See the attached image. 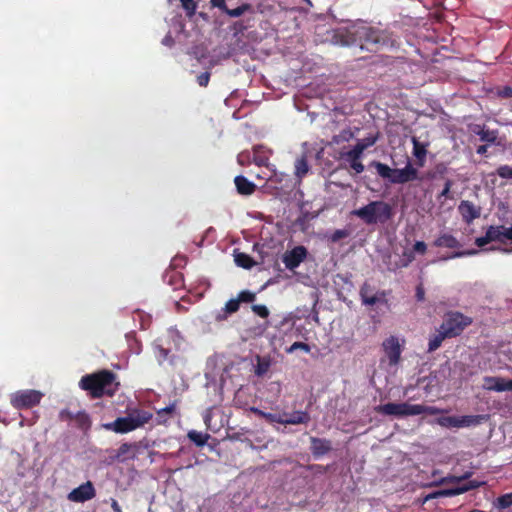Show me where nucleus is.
I'll return each mask as SVG.
<instances>
[{"label": "nucleus", "instance_id": "1", "mask_svg": "<svg viewBox=\"0 0 512 512\" xmlns=\"http://www.w3.org/2000/svg\"><path fill=\"white\" fill-rule=\"evenodd\" d=\"M116 375L109 370H101L93 374L83 376L79 382L81 389L87 391L91 398L97 399L104 395L113 396L118 390L115 383Z\"/></svg>", "mask_w": 512, "mask_h": 512}, {"label": "nucleus", "instance_id": "2", "mask_svg": "<svg viewBox=\"0 0 512 512\" xmlns=\"http://www.w3.org/2000/svg\"><path fill=\"white\" fill-rule=\"evenodd\" d=\"M375 411L382 415L395 416L398 418L417 416L421 414L438 415L444 412L443 409L436 406L410 404L408 402H389L375 407Z\"/></svg>", "mask_w": 512, "mask_h": 512}, {"label": "nucleus", "instance_id": "3", "mask_svg": "<svg viewBox=\"0 0 512 512\" xmlns=\"http://www.w3.org/2000/svg\"><path fill=\"white\" fill-rule=\"evenodd\" d=\"M353 215L360 218L367 225L385 224L394 215L393 207L382 200L371 201L367 205L356 209Z\"/></svg>", "mask_w": 512, "mask_h": 512}, {"label": "nucleus", "instance_id": "4", "mask_svg": "<svg viewBox=\"0 0 512 512\" xmlns=\"http://www.w3.org/2000/svg\"><path fill=\"white\" fill-rule=\"evenodd\" d=\"M149 411L136 409L126 417H118L113 422L103 424V428L115 433L124 434L143 427L152 419Z\"/></svg>", "mask_w": 512, "mask_h": 512}, {"label": "nucleus", "instance_id": "5", "mask_svg": "<svg viewBox=\"0 0 512 512\" xmlns=\"http://www.w3.org/2000/svg\"><path fill=\"white\" fill-rule=\"evenodd\" d=\"M471 323L472 319L470 317L460 312H450L441 323L440 329L444 331L449 338H454L459 336Z\"/></svg>", "mask_w": 512, "mask_h": 512}, {"label": "nucleus", "instance_id": "6", "mask_svg": "<svg viewBox=\"0 0 512 512\" xmlns=\"http://www.w3.org/2000/svg\"><path fill=\"white\" fill-rule=\"evenodd\" d=\"M357 35L361 41L360 48L370 52L379 51L380 48L387 43L385 35L381 31L371 27L361 28L357 31Z\"/></svg>", "mask_w": 512, "mask_h": 512}, {"label": "nucleus", "instance_id": "7", "mask_svg": "<svg viewBox=\"0 0 512 512\" xmlns=\"http://www.w3.org/2000/svg\"><path fill=\"white\" fill-rule=\"evenodd\" d=\"M43 397L40 391L27 389L19 390L10 396L11 405L18 410L29 409L37 406Z\"/></svg>", "mask_w": 512, "mask_h": 512}, {"label": "nucleus", "instance_id": "8", "mask_svg": "<svg viewBox=\"0 0 512 512\" xmlns=\"http://www.w3.org/2000/svg\"><path fill=\"white\" fill-rule=\"evenodd\" d=\"M363 156V148L360 146H353L348 151H341L339 159L349 164L351 170H353V174H361L365 167L361 162V158Z\"/></svg>", "mask_w": 512, "mask_h": 512}, {"label": "nucleus", "instance_id": "9", "mask_svg": "<svg viewBox=\"0 0 512 512\" xmlns=\"http://www.w3.org/2000/svg\"><path fill=\"white\" fill-rule=\"evenodd\" d=\"M506 229L507 227H505L504 225L489 226L484 236L475 239L476 246L482 248L491 242L505 243V241L507 240L505 238Z\"/></svg>", "mask_w": 512, "mask_h": 512}, {"label": "nucleus", "instance_id": "10", "mask_svg": "<svg viewBox=\"0 0 512 512\" xmlns=\"http://www.w3.org/2000/svg\"><path fill=\"white\" fill-rule=\"evenodd\" d=\"M96 496V489L91 481H86L74 488L67 495V499L74 503H84Z\"/></svg>", "mask_w": 512, "mask_h": 512}, {"label": "nucleus", "instance_id": "11", "mask_svg": "<svg viewBox=\"0 0 512 512\" xmlns=\"http://www.w3.org/2000/svg\"><path fill=\"white\" fill-rule=\"evenodd\" d=\"M383 351L388 358L389 365L395 366L399 363L401 359V345L399 343V339L396 336H390L385 339L382 343Z\"/></svg>", "mask_w": 512, "mask_h": 512}, {"label": "nucleus", "instance_id": "12", "mask_svg": "<svg viewBox=\"0 0 512 512\" xmlns=\"http://www.w3.org/2000/svg\"><path fill=\"white\" fill-rule=\"evenodd\" d=\"M307 249L304 246H296L287 251L283 256V263L289 270L297 268L306 258Z\"/></svg>", "mask_w": 512, "mask_h": 512}, {"label": "nucleus", "instance_id": "13", "mask_svg": "<svg viewBox=\"0 0 512 512\" xmlns=\"http://www.w3.org/2000/svg\"><path fill=\"white\" fill-rule=\"evenodd\" d=\"M414 180H423V177H420L418 174V170L412 166L410 162L406 164V166L402 169H395L394 178L391 179V183L393 184H404Z\"/></svg>", "mask_w": 512, "mask_h": 512}, {"label": "nucleus", "instance_id": "14", "mask_svg": "<svg viewBox=\"0 0 512 512\" xmlns=\"http://www.w3.org/2000/svg\"><path fill=\"white\" fill-rule=\"evenodd\" d=\"M482 483L481 482H478L476 480H472V481H469L467 484L461 486V487H456V488H450V489H443V490H439V491H435L429 495L426 496V500H429V499H434V498H438V497H449V496H455V495H460L462 493H465L471 489H475V488H478L480 487Z\"/></svg>", "mask_w": 512, "mask_h": 512}, {"label": "nucleus", "instance_id": "15", "mask_svg": "<svg viewBox=\"0 0 512 512\" xmlns=\"http://www.w3.org/2000/svg\"><path fill=\"white\" fill-rule=\"evenodd\" d=\"M458 210L467 224L480 217L481 208L474 205L471 201L463 200L459 204Z\"/></svg>", "mask_w": 512, "mask_h": 512}, {"label": "nucleus", "instance_id": "16", "mask_svg": "<svg viewBox=\"0 0 512 512\" xmlns=\"http://www.w3.org/2000/svg\"><path fill=\"white\" fill-rule=\"evenodd\" d=\"M310 165L308 163L307 153H302L294 161V175L297 183L300 185L303 178L309 173Z\"/></svg>", "mask_w": 512, "mask_h": 512}, {"label": "nucleus", "instance_id": "17", "mask_svg": "<svg viewBox=\"0 0 512 512\" xmlns=\"http://www.w3.org/2000/svg\"><path fill=\"white\" fill-rule=\"evenodd\" d=\"M484 387L496 392L509 391V380L502 377L487 376L484 378Z\"/></svg>", "mask_w": 512, "mask_h": 512}, {"label": "nucleus", "instance_id": "18", "mask_svg": "<svg viewBox=\"0 0 512 512\" xmlns=\"http://www.w3.org/2000/svg\"><path fill=\"white\" fill-rule=\"evenodd\" d=\"M311 452L314 457H320L327 454L331 449V441L327 439L311 437Z\"/></svg>", "mask_w": 512, "mask_h": 512}, {"label": "nucleus", "instance_id": "19", "mask_svg": "<svg viewBox=\"0 0 512 512\" xmlns=\"http://www.w3.org/2000/svg\"><path fill=\"white\" fill-rule=\"evenodd\" d=\"M311 420L310 414L307 411H294L293 413L284 412L283 424L299 425L308 424Z\"/></svg>", "mask_w": 512, "mask_h": 512}, {"label": "nucleus", "instance_id": "20", "mask_svg": "<svg viewBox=\"0 0 512 512\" xmlns=\"http://www.w3.org/2000/svg\"><path fill=\"white\" fill-rule=\"evenodd\" d=\"M488 415H464L457 416V428L476 427L488 420Z\"/></svg>", "mask_w": 512, "mask_h": 512}, {"label": "nucleus", "instance_id": "21", "mask_svg": "<svg viewBox=\"0 0 512 512\" xmlns=\"http://www.w3.org/2000/svg\"><path fill=\"white\" fill-rule=\"evenodd\" d=\"M236 190L240 195L250 196L256 191V185L249 181L245 176L238 175L234 178Z\"/></svg>", "mask_w": 512, "mask_h": 512}, {"label": "nucleus", "instance_id": "22", "mask_svg": "<svg viewBox=\"0 0 512 512\" xmlns=\"http://www.w3.org/2000/svg\"><path fill=\"white\" fill-rule=\"evenodd\" d=\"M433 246L439 248L444 247L449 249H458L461 247V244L452 234L442 233L433 241Z\"/></svg>", "mask_w": 512, "mask_h": 512}, {"label": "nucleus", "instance_id": "23", "mask_svg": "<svg viewBox=\"0 0 512 512\" xmlns=\"http://www.w3.org/2000/svg\"><path fill=\"white\" fill-rule=\"evenodd\" d=\"M270 154L264 146L256 145L253 147L252 162L259 167H268Z\"/></svg>", "mask_w": 512, "mask_h": 512}, {"label": "nucleus", "instance_id": "24", "mask_svg": "<svg viewBox=\"0 0 512 512\" xmlns=\"http://www.w3.org/2000/svg\"><path fill=\"white\" fill-rule=\"evenodd\" d=\"M413 155L417 160V165L423 167L427 156V143L420 142L418 138L412 137Z\"/></svg>", "mask_w": 512, "mask_h": 512}, {"label": "nucleus", "instance_id": "25", "mask_svg": "<svg viewBox=\"0 0 512 512\" xmlns=\"http://www.w3.org/2000/svg\"><path fill=\"white\" fill-rule=\"evenodd\" d=\"M360 296L362 303L368 306H373L380 301H385V293L381 292L378 294H371V288L368 285H364L360 290Z\"/></svg>", "mask_w": 512, "mask_h": 512}, {"label": "nucleus", "instance_id": "26", "mask_svg": "<svg viewBox=\"0 0 512 512\" xmlns=\"http://www.w3.org/2000/svg\"><path fill=\"white\" fill-rule=\"evenodd\" d=\"M177 401H173L168 406L156 411V421L158 424H166L167 421L177 415Z\"/></svg>", "mask_w": 512, "mask_h": 512}, {"label": "nucleus", "instance_id": "27", "mask_svg": "<svg viewBox=\"0 0 512 512\" xmlns=\"http://www.w3.org/2000/svg\"><path fill=\"white\" fill-rule=\"evenodd\" d=\"M250 411L257 415L258 417H261L265 419L268 423H278L283 424L284 421V412L283 413H270L265 412L257 407H250Z\"/></svg>", "mask_w": 512, "mask_h": 512}, {"label": "nucleus", "instance_id": "28", "mask_svg": "<svg viewBox=\"0 0 512 512\" xmlns=\"http://www.w3.org/2000/svg\"><path fill=\"white\" fill-rule=\"evenodd\" d=\"M371 165L375 167L378 175L383 179H387L391 182V179L394 178L395 169L390 168L387 164L373 161Z\"/></svg>", "mask_w": 512, "mask_h": 512}, {"label": "nucleus", "instance_id": "29", "mask_svg": "<svg viewBox=\"0 0 512 512\" xmlns=\"http://www.w3.org/2000/svg\"><path fill=\"white\" fill-rule=\"evenodd\" d=\"M449 338L446 336L445 332L442 331L440 328L438 329L437 333L430 337L429 343H428V352H434L436 351L441 345L442 342Z\"/></svg>", "mask_w": 512, "mask_h": 512}, {"label": "nucleus", "instance_id": "30", "mask_svg": "<svg viewBox=\"0 0 512 512\" xmlns=\"http://www.w3.org/2000/svg\"><path fill=\"white\" fill-rule=\"evenodd\" d=\"M74 422L79 429L84 431L89 430L91 427L90 416L85 411H79L75 413Z\"/></svg>", "mask_w": 512, "mask_h": 512}, {"label": "nucleus", "instance_id": "31", "mask_svg": "<svg viewBox=\"0 0 512 512\" xmlns=\"http://www.w3.org/2000/svg\"><path fill=\"white\" fill-rule=\"evenodd\" d=\"M187 436L195 445L199 447L204 446L210 438L209 434L198 432L196 430L189 431Z\"/></svg>", "mask_w": 512, "mask_h": 512}, {"label": "nucleus", "instance_id": "32", "mask_svg": "<svg viewBox=\"0 0 512 512\" xmlns=\"http://www.w3.org/2000/svg\"><path fill=\"white\" fill-rule=\"evenodd\" d=\"M476 134L480 137L482 142L487 143H495L498 137L497 130H490L488 128L482 127Z\"/></svg>", "mask_w": 512, "mask_h": 512}, {"label": "nucleus", "instance_id": "33", "mask_svg": "<svg viewBox=\"0 0 512 512\" xmlns=\"http://www.w3.org/2000/svg\"><path fill=\"white\" fill-rule=\"evenodd\" d=\"M239 307H240V304H239V301L235 298V299H230L226 302L225 304V307H224V314L223 315H218L216 317L217 320H224L226 319L227 315H231L235 312H237L239 310Z\"/></svg>", "mask_w": 512, "mask_h": 512}, {"label": "nucleus", "instance_id": "34", "mask_svg": "<svg viewBox=\"0 0 512 512\" xmlns=\"http://www.w3.org/2000/svg\"><path fill=\"white\" fill-rule=\"evenodd\" d=\"M248 11L253 12V6L249 3H243L234 9L227 8L225 14L233 18H238Z\"/></svg>", "mask_w": 512, "mask_h": 512}, {"label": "nucleus", "instance_id": "35", "mask_svg": "<svg viewBox=\"0 0 512 512\" xmlns=\"http://www.w3.org/2000/svg\"><path fill=\"white\" fill-rule=\"evenodd\" d=\"M251 26L250 19H247L235 21L230 28L233 31L234 36H238L244 34V32Z\"/></svg>", "mask_w": 512, "mask_h": 512}, {"label": "nucleus", "instance_id": "36", "mask_svg": "<svg viewBox=\"0 0 512 512\" xmlns=\"http://www.w3.org/2000/svg\"><path fill=\"white\" fill-rule=\"evenodd\" d=\"M235 262L239 267L249 269L254 265L253 259L245 253H238L235 255Z\"/></svg>", "mask_w": 512, "mask_h": 512}, {"label": "nucleus", "instance_id": "37", "mask_svg": "<svg viewBox=\"0 0 512 512\" xmlns=\"http://www.w3.org/2000/svg\"><path fill=\"white\" fill-rule=\"evenodd\" d=\"M443 428H457V416H442L435 420Z\"/></svg>", "mask_w": 512, "mask_h": 512}, {"label": "nucleus", "instance_id": "38", "mask_svg": "<svg viewBox=\"0 0 512 512\" xmlns=\"http://www.w3.org/2000/svg\"><path fill=\"white\" fill-rule=\"evenodd\" d=\"M478 251L477 250H464V251H456V252H452L450 254H447V255H444L442 257L439 258V261H447V260H450V259H454V258H460V257H464V256H469V255H474V254H477Z\"/></svg>", "mask_w": 512, "mask_h": 512}, {"label": "nucleus", "instance_id": "39", "mask_svg": "<svg viewBox=\"0 0 512 512\" xmlns=\"http://www.w3.org/2000/svg\"><path fill=\"white\" fill-rule=\"evenodd\" d=\"M240 303H252L256 299V294L250 290H243L241 291L237 298Z\"/></svg>", "mask_w": 512, "mask_h": 512}, {"label": "nucleus", "instance_id": "40", "mask_svg": "<svg viewBox=\"0 0 512 512\" xmlns=\"http://www.w3.org/2000/svg\"><path fill=\"white\" fill-rule=\"evenodd\" d=\"M183 9L186 11V15L191 18L197 9V4L194 0H180Z\"/></svg>", "mask_w": 512, "mask_h": 512}, {"label": "nucleus", "instance_id": "41", "mask_svg": "<svg viewBox=\"0 0 512 512\" xmlns=\"http://www.w3.org/2000/svg\"><path fill=\"white\" fill-rule=\"evenodd\" d=\"M497 503L498 507L502 509L512 506V492L498 497Z\"/></svg>", "mask_w": 512, "mask_h": 512}, {"label": "nucleus", "instance_id": "42", "mask_svg": "<svg viewBox=\"0 0 512 512\" xmlns=\"http://www.w3.org/2000/svg\"><path fill=\"white\" fill-rule=\"evenodd\" d=\"M252 311L261 318H268L269 309L263 304H254L251 307Z\"/></svg>", "mask_w": 512, "mask_h": 512}, {"label": "nucleus", "instance_id": "43", "mask_svg": "<svg viewBox=\"0 0 512 512\" xmlns=\"http://www.w3.org/2000/svg\"><path fill=\"white\" fill-rule=\"evenodd\" d=\"M496 174L503 179H512V167L501 165L497 168Z\"/></svg>", "mask_w": 512, "mask_h": 512}, {"label": "nucleus", "instance_id": "44", "mask_svg": "<svg viewBox=\"0 0 512 512\" xmlns=\"http://www.w3.org/2000/svg\"><path fill=\"white\" fill-rule=\"evenodd\" d=\"M296 350H302L306 353H309L311 351L310 346L307 343L304 342H294L286 351L288 353H292Z\"/></svg>", "mask_w": 512, "mask_h": 512}, {"label": "nucleus", "instance_id": "45", "mask_svg": "<svg viewBox=\"0 0 512 512\" xmlns=\"http://www.w3.org/2000/svg\"><path fill=\"white\" fill-rule=\"evenodd\" d=\"M131 448H132V445L129 443L121 444L119 446V448L117 449L116 458L118 460L123 461L125 459L124 456L130 451Z\"/></svg>", "mask_w": 512, "mask_h": 512}, {"label": "nucleus", "instance_id": "46", "mask_svg": "<svg viewBox=\"0 0 512 512\" xmlns=\"http://www.w3.org/2000/svg\"><path fill=\"white\" fill-rule=\"evenodd\" d=\"M453 186V181L451 179H447L445 181V184H444V188L443 190L441 191V193L439 194L438 198L441 199V198H452V196L450 195V190Z\"/></svg>", "mask_w": 512, "mask_h": 512}, {"label": "nucleus", "instance_id": "47", "mask_svg": "<svg viewBox=\"0 0 512 512\" xmlns=\"http://www.w3.org/2000/svg\"><path fill=\"white\" fill-rule=\"evenodd\" d=\"M348 235H349V233H348V231H347V230H345V229H338V230H335V231L331 234V236H330V240H331L332 242H338V241H340L341 239L348 237Z\"/></svg>", "mask_w": 512, "mask_h": 512}, {"label": "nucleus", "instance_id": "48", "mask_svg": "<svg viewBox=\"0 0 512 512\" xmlns=\"http://www.w3.org/2000/svg\"><path fill=\"white\" fill-rule=\"evenodd\" d=\"M376 142V138L375 137H367V138H364V139H361L359 140L354 146H360L363 148V152L373 146Z\"/></svg>", "mask_w": 512, "mask_h": 512}, {"label": "nucleus", "instance_id": "49", "mask_svg": "<svg viewBox=\"0 0 512 512\" xmlns=\"http://www.w3.org/2000/svg\"><path fill=\"white\" fill-rule=\"evenodd\" d=\"M160 362L169 360L170 364H174L173 358H169L170 351L166 348H163L162 346L157 347Z\"/></svg>", "mask_w": 512, "mask_h": 512}, {"label": "nucleus", "instance_id": "50", "mask_svg": "<svg viewBox=\"0 0 512 512\" xmlns=\"http://www.w3.org/2000/svg\"><path fill=\"white\" fill-rule=\"evenodd\" d=\"M210 73L209 72H203L197 77V83L201 87H206L209 84L210 81Z\"/></svg>", "mask_w": 512, "mask_h": 512}, {"label": "nucleus", "instance_id": "51", "mask_svg": "<svg viewBox=\"0 0 512 512\" xmlns=\"http://www.w3.org/2000/svg\"><path fill=\"white\" fill-rule=\"evenodd\" d=\"M497 95L501 98H512V87L510 86H505V87H502L500 89H498L497 91Z\"/></svg>", "mask_w": 512, "mask_h": 512}, {"label": "nucleus", "instance_id": "52", "mask_svg": "<svg viewBox=\"0 0 512 512\" xmlns=\"http://www.w3.org/2000/svg\"><path fill=\"white\" fill-rule=\"evenodd\" d=\"M60 419L63 421H74L75 414L67 409L62 410L59 415Z\"/></svg>", "mask_w": 512, "mask_h": 512}, {"label": "nucleus", "instance_id": "53", "mask_svg": "<svg viewBox=\"0 0 512 512\" xmlns=\"http://www.w3.org/2000/svg\"><path fill=\"white\" fill-rule=\"evenodd\" d=\"M413 250L420 254H425L427 251V245L423 241H416L415 244L413 245Z\"/></svg>", "mask_w": 512, "mask_h": 512}, {"label": "nucleus", "instance_id": "54", "mask_svg": "<svg viewBox=\"0 0 512 512\" xmlns=\"http://www.w3.org/2000/svg\"><path fill=\"white\" fill-rule=\"evenodd\" d=\"M212 7L219 8L222 12H226L227 5L225 0H210Z\"/></svg>", "mask_w": 512, "mask_h": 512}, {"label": "nucleus", "instance_id": "55", "mask_svg": "<svg viewBox=\"0 0 512 512\" xmlns=\"http://www.w3.org/2000/svg\"><path fill=\"white\" fill-rule=\"evenodd\" d=\"M162 43L166 46H172L174 44V39L172 38L171 35H167L162 40Z\"/></svg>", "mask_w": 512, "mask_h": 512}, {"label": "nucleus", "instance_id": "56", "mask_svg": "<svg viewBox=\"0 0 512 512\" xmlns=\"http://www.w3.org/2000/svg\"><path fill=\"white\" fill-rule=\"evenodd\" d=\"M487 150H488V146L487 145H480V146H478L476 152L479 155H484V154H486Z\"/></svg>", "mask_w": 512, "mask_h": 512}, {"label": "nucleus", "instance_id": "57", "mask_svg": "<svg viewBox=\"0 0 512 512\" xmlns=\"http://www.w3.org/2000/svg\"><path fill=\"white\" fill-rule=\"evenodd\" d=\"M111 507L114 512H121V508L116 500L112 501Z\"/></svg>", "mask_w": 512, "mask_h": 512}, {"label": "nucleus", "instance_id": "58", "mask_svg": "<svg viewBox=\"0 0 512 512\" xmlns=\"http://www.w3.org/2000/svg\"><path fill=\"white\" fill-rule=\"evenodd\" d=\"M505 238L512 241V226L507 227Z\"/></svg>", "mask_w": 512, "mask_h": 512}, {"label": "nucleus", "instance_id": "59", "mask_svg": "<svg viewBox=\"0 0 512 512\" xmlns=\"http://www.w3.org/2000/svg\"><path fill=\"white\" fill-rule=\"evenodd\" d=\"M416 295H417V299L418 300H423L424 292L420 288L417 289V294Z\"/></svg>", "mask_w": 512, "mask_h": 512}, {"label": "nucleus", "instance_id": "60", "mask_svg": "<svg viewBox=\"0 0 512 512\" xmlns=\"http://www.w3.org/2000/svg\"><path fill=\"white\" fill-rule=\"evenodd\" d=\"M351 136H352V133L350 131H343V136L342 137H343L344 140H348L349 137H351Z\"/></svg>", "mask_w": 512, "mask_h": 512}, {"label": "nucleus", "instance_id": "61", "mask_svg": "<svg viewBox=\"0 0 512 512\" xmlns=\"http://www.w3.org/2000/svg\"><path fill=\"white\" fill-rule=\"evenodd\" d=\"M509 391H512V379H509Z\"/></svg>", "mask_w": 512, "mask_h": 512}, {"label": "nucleus", "instance_id": "62", "mask_svg": "<svg viewBox=\"0 0 512 512\" xmlns=\"http://www.w3.org/2000/svg\"><path fill=\"white\" fill-rule=\"evenodd\" d=\"M467 477H468V475H465V476H463V477H460V478H454V479H455L456 481H460L461 479H465V478H467Z\"/></svg>", "mask_w": 512, "mask_h": 512}, {"label": "nucleus", "instance_id": "63", "mask_svg": "<svg viewBox=\"0 0 512 512\" xmlns=\"http://www.w3.org/2000/svg\"><path fill=\"white\" fill-rule=\"evenodd\" d=\"M339 137H340V136H335V137H334V142H335V143H339V142H340V140L338 139Z\"/></svg>", "mask_w": 512, "mask_h": 512}, {"label": "nucleus", "instance_id": "64", "mask_svg": "<svg viewBox=\"0 0 512 512\" xmlns=\"http://www.w3.org/2000/svg\"><path fill=\"white\" fill-rule=\"evenodd\" d=\"M470 512H485V511H483V510H479V509H473V510H471Z\"/></svg>", "mask_w": 512, "mask_h": 512}]
</instances>
